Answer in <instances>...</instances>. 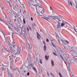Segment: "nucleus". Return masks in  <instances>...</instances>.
I'll list each match as a JSON object with an SVG mask.
<instances>
[{
    "mask_svg": "<svg viewBox=\"0 0 77 77\" xmlns=\"http://www.w3.org/2000/svg\"><path fill=\"white\" fill-rule=\"evenodd\" d=\"M51 18H52V19H53V20H55L57 19V20H58L59 21H61L60 20L61 19H62V17H58V16H51Z\"/></svg>",
    "mask_w": 77,
    "mask_h": 77,
    "instance_id": "1",
    "label": "nucleus"
},
{
    "mask_svg": "<svg viewBox=\"0 0 77 77\" xmlns=\"http://www.w3.org/2000/svg\"><path fill=\"white\" fill-rule=\"evenodd\" d=\"M3 14L5 16V18L6 20H7V21L8 22V23H11V21H12V20H11V17H8L5 14V13H3Z\"/></svg>",
    "mask_w": 77,
    "mask_h": 77,
    "instance_id": "2",
    "label": "nucleus"
},
{
    "mask_svg": "<svg viewBox=\"0 0 77 77\" xmlns=\"http://www.w3.org/2000/svg\"><path fill=\"white\" fill-rule=\"evenodd\" d=\"M21 29V33L22 34H24L25 33V29L24 27V26H22V27L20 28Z\"/></svg>",
    "mask_w": 77,
    "mask_h": 77,
    "instance_id": "3",
    "label": "nucleus"
},
{
    "mask_svg": "<svg viewBox=\"0 0 77 77\" xmlns=\"http://www.w3.org/2000/svg\"><path fill=\"white\" fill-rule=\"evenodd\" d=\"M6 43H7V44H8V45H9V46H12V45H14L15 44V42H14V41H13L12 43V45H11V43H10L9 42V41H7V40H6Z\"/></svg>",
    "mask_w": 77,
    "mask_h": 77,
    "instance_id": "4",
    "label": "nucleus"
},
{
    "mask_svg": "<svg viewBox=\"0 0 77 77\" xmlns=\"http://www.w3.org/2000/svg\"><path fill=\"white\" fill-rule=\"evenodd\" d=\"M10 48V52H11L12 54H14V53H15L16 52V51L14 50V49H13L12 48L10 47H9Z\"/></svg>",
    "mask_w": 77,
    "mask_h": 77,
    "instance_id": "5",
    "label": "nucleus"
},
{
    "mask_svg": "<svg viewBox=\"0 0 77 77\" xmlns=\"http://www.w3.org/2000/svg\"><path fill=\"white\" fill-rule=\"evenodd\" d=\"M70 63H71V62H69L68 61L67 62V66L68 67L67 69L69 70V71H70V67H69V65H70Z\"/></svg>",
    "mask_w": 77,
    "mask_h": 77,
    "instance_id": "6",
    "label": "nucleus"
},
{
    "mask_svg": "<svg viewBox=\"0 0 77 77\" xmlns=\"http://www.w3.org/2000/svg\"><path fill=\"white\" fill-rule=\"evenodd\" d=\"M67 24V22H66L63 21L61 24V27H62L63 26H65V24Z\"/></svg>",
    "mask_w": 77,
    "mask_h": 77,
    "instance_id": "7",
    "label": "nucleus"
},
{
    "mask_svg": "<svg viewBox=\"0 0 77 77\" xmlns=\"http://www.w3.org/2000/svg\"><path fill=\"white\" fill-rule=\"evenodd\" d=\"M43 43L44 45V51H46V48H47V46H46V44H45V42L44 41H43Z\"/></svg>",
    "mask_w": 77,
    "mask_h": 77,
    "instance_id": "8",
    "label": "nucleus"
},
{
    "mask_svg": "<svg viewBox=\"0 0 77 77\" xmlns=\"http://www.w3.org/2000/svg\"><path fill=\"white\" fill-rule=\"evenodd\" d=\"M68 5L69 6H72V4L71 2V1H69V0H68Z\"/></svg>",
    "mask_w": 77,
    "mask_h": 77,
    "instance_id": "9",
    "label": "nucleus"
},
{
    "mask_svg": "<svg viewBox=\"0 0 77 77\" xmlns=\"http://www.w3.org/2000/svg\"><path fill=\"white\" fill-rule=\"evenodd\" d=\"M51 17V16H48V17H43L44 19H45V20H46L47 21H49L48 20V19H49Z\"/></svg>",
    "mask_w": 77,
    "mask_h": 77,
    "instance_id": "10",
    "label": "nucleus"
},
{
    "mask_svg": "<svg viewBox=\"0 0 77 77\" xmlns=\"http://www.w3.org/2000/svg\"><path fill=\"white\" fill-rule=\"evenodd\" d=\"M10 25L11 26H12L13 28V29H14L15 30H16V27L12 23H9Z\"/></svg>",
    "mask_w": 77,
    "mask_h": 77,
    "instance_id": "11",
    "label": "nucleus"
},
{
    "mask_svg": "<svg viewBox=\"0 0 77 77\" xmlns=\"http://www.w3.org/2000/svg\"><path fill=\"white\" fill-rule=\"evenodd\" d=\"M26 44L28 46V48L29 49H30V44L28 43V42H27V39L26 40Z\"/></svg>",
    "mask_w": 77,
    "mask_h": 77,
    "instance_id": "12",
    "label": "nucleus"
},
{
    "mask_svg": "<svg viewBox=\"0 0 77 77\" xmlns=\"http://www.w3.org/2000/svg\"><path fill=\"white\" fill-rule=\"evenodd\" d=\"M10 68L13 71H16V69H17L14 68V67H12V66H10Z\"/></svg>",
    "mask_w": 77,
    "mask_h": 77,
    "instance_id": "13",
    "label": "nucleus"
},
{
    "mask_svg": "<svg viewBox=\"0 0 77 77\" xmlns=\"http://www.w3.org/2000/svg\"><path fill=\"white\" fill-rule=\"evenodd\" d=\"M56 38L57 39L59 43H60V38H59V36H58V35H57L56 36Z\"/></svg>",
    "mask_w": 77,
    "mask_h": 77,
    "instance_id": "14",
    "label": "nucleus"
},
{
    "mask_svg": "<svg viewBox=\"0 0 77 77\" xmlns=\"http://www.w3.org/2000/svg\"><path fill=\"white\" fill-rule=\"evenodd\" d=\"M20 51L17 50V52L15 54V55H18V54H20Z\"/></svg>",
    "mask_w": 77,
    "mask_h": 77,
    "instance_id": "15",
    "label": "nucleus"
},
{
    "mask_svg": "<svg viewBox=\"0 0 77 77\" xmlns=\"http://www.w3.org/2000/svg\"><path fill=\"white\" fill-rule=\"evenodd\" d=\"M4 49L6 51H7V52H8V53H11V51L9 50V49L5 48Z\"/></svg>",
    "mask_w": 77,
    "mask_h": 77,
    "instance_id": "16",
    "label": "nucleus"
},
{
    "mask_svg": "<svg viewBox=\"0 0 77 77\" xmlns=\"http://www.w3.org/2000/svg\"><path fill=\"white\" fill-rule=\"evenodd\" d=\"M8 75H9V76L8 77H13V75L12 74H10L9 73V72L8 71Z\"/></svg>",
    "mask_w": 77,
    "mask_h": 77,
    "instance_id": "17",
    "label": "nucleus"
},
{
    "mask_svg": "<svg viewBox=\"0 0 77 77\" xmlns=\"http://www.w3.org/2000/svg\"><path fill=\"white\" fill-rule=\"evenodd\" d=\"M39 7L40 8H43V9L42 10V12H43V13L44 12H45V10H44V9L43 8V7L41 5V6H39Z\"/></svg>",
    "mask_w": 77,
    "mask_h": 77,
    "instance_id": "18",
    "label": "nucleus"
},
{
    "mask_svg": "<svg viewBox=\"0 0 77 77\" xmlns=\"http://www.w3.org/2000/svg\"><path fill=\"white\" fill-rule=\"evenodd\" d=\"M51 63L52 66H54V61L53 60H51Z\"/></svg>",
    "mask_w": 77,
    "mask_h": 77,
    "instance_id": "19",
    "label": "nucleus"
},
{
    "mask_svg": "<svg viewBox=\"0 0 77 77\" xmlns=\"http://www.w3.org/2000/svg\"><path fill=\"white\" fill-rule=\"evenodd\" d=\"M45 58L46 60H48V58H49V56H47V55H45Z\"/></svg>",
    "mask_w": 77,
    "mask_h": 77,
    "instance_id": "20",
    "label": "nucleus"
},
{
    "mask_svg": "<svg viewBox=\"0 0 77 77\" xmlns=\"http://www.w3.org/2000/svg\"><path fill=\"white\" fill-rule=\"evenodd\" d=\"M33 68V69L35 72L36 73H37L38 72V71H37V70H36V68H35L34 67H33L32 68Z\"/></svg>",
    "mask_w": 77,
    "mask_h": 77,
    "instance_id": "21",
    "label": "nucleus"
},
{
    "mask_svg": "<svg viewBox=\"0 0 77 77\" xmlns=\"http://www.w3.org/2000/svg\"><path fill=\"white\" fill-rule=\"evenodd\" d=\"M28 5L31 8H33V7H32V4H31L30 3L28 2Z\"/></svg>",
    "mask_w": 77,
    "mask_h": 77,
    "instance_id": "22",
    "label": "nucleus"
},
{
    "mask_svg": "<svg viewBox=\"0 0 77 77\" xmlns=\"http://www.w3.org/2000/svg\"><path fill=\"white\" fill-rule=\"evenodd\" d=\"M61 26V25H60V23H58L57 25V29L60 28Z\"/></svg>",
    "mask_w": 77,
    "mask_h": 77,
    "instance_id": "23",
    "label": "nucleus"
},
{
    "mask_svg": "<svg viewBox=\"0 0 77 77\" xmlns=\"http://www.w3.org/2000/svg\"><path fill=\"white\" fill-rule=\"evenodd\" d=\"M8 3H9V6L11 8V9H12V5H11V3L9 2H7Z\"/></svg>",
    "mask_w": 77,
    "mask_h": 77,
    "instance_id": "24",
    "label": "nucleus"
},
{
    "mask_svg": "<svg viewBox=\"0 0 77 77\" xmlns=\"http://www.w3.org/2000/svg\"><path fill=\"white\" fill-rule=\"evenodd\" d=\"M13 9H14V10L17 9V5H14Z\"/></svg>",
    "mask_w": 77,
    "mask_h": 77,
    "instance_id": "25",
    "label": "nucleus"
},
{
    "mask_svg": "<svg viewBox=\"0 0 77 77\" xmlns=\"http://www.w3.org/2000/svg\"><path fill=\"white\" fill-rule=\"evenodd\" d=\"M16 74L17 75H19L20 74V72L19 70H18L17 72H16Z\"/></svg>",
    "mask_w": 77,
    "mask_h": 77,
    "instance_id": "26",
    "label": "nucleus"
},
{
    "mask_svg": "<svg viewBox=\"0 0 77 77\" xmlns=\"http://www.w3.org/2000/svg\"><path fill=\"white\" fill-rule=\"evenodd\" d=\"M17 46V50H21V49H20V47L18 46V45H16Z\"/></svg>",
    "mask_w": 77,
    "mask_h": 77,
    "instance_id": "27",
    "label": "nucleus"
},
{
    "mask_svg": "<svg viewBox=\"0 0 77 77\" xmlns=\"http://www.w3.org/2000/svg\"><path fill=\"white\" fill-rule=\"evenodd\" d=\"M61 41L62 42L63 44H65V41H64V40H62V39H61Z\"/></svg>",
    "mask_w": 77,
    "mask_h": 77,
    "instance_id": "28",
    "label": "nucleus"
},
{
    "mask_svg": "<svg viewBox=\"0 0 77 77\" xmlns=\"http://www.w3.org/2000/svg\"><path fill=\"white\" fill-rule=\"evenodd\" d=\"M3 35H4V36L5 37H5H6V34H5V33H3V32H2Z\"/></svg>",
    "mask_w": 77,
    "mask_h": 77,
    "instance_id": "29",
    "label": "nucleus"
},
{
    "mask_svg": "<svg viewBox=\"0 0 77 77\" xmlns=\"http://www.w3.org/2000/svg\"><path fill=\"white\" fill-rule=\"evenodd\" d=\"M75 27L74 26H73V29L74 30L75 32H77V31H76V30H75Z\"/></svg>",
    "mask_w": 77,
    "mask_h": 77,
    "instance_id": "30",
    "label": "nucleus"
},
{
    "mask_svg": "<svg viewBox=\"0 0 77 77\" xmlns=\"http://www.w3.org/2000/svg\"><path fill=\"white\" fill-rule=\"evenodd\" d=\"M65 59L66 60V61L67 62L66 63H67V62H71V61L70 60H69V61H68V60H67V59L66 58H65Z\"/></svg>",
    "mask_w": 77,
    "mask_h": 77,
    "instance_id": "31",
    "label": "nucleus"
},
{
    "mask_svg": "<svg viewBox=\"0 0 77 77\" xmlns=\"http://www.w3.org/2000/svg\"><path fill=\"white\" fill-rule=\"evenodd\" d=\"M38 14L39 15H40V16H42V15H41L40 14V12H38V11L37 12Z\"/></svg>",
    "mask_w": 77,
    "mask_h": 77,
    "instance_id": "32",
    "label": "nucleus"
},
{
    "mask_svg": "<svg viewBox=\"0 0 77 77\" xmlns=\"http://www.w3.org/2000/svg\"><path fill=\"white\" fill-rule=\"evenodd\" d=\"M58 75H60V77H62V75H61V73H60V72L59 73Z\"/></svg>",
    "mask_w": 77,
    "mask_h": 77,
    "instance_id": "33",
    "label": "nucleus"
},
{
    "mask_svg": "<svg viewBox=\"0 0 77 77\" xmlns=\"http://www.w3.org/2000/svg\"><path fill=\"white\" fill-rule=\"evenodd\" d=\"M40 64H42V59H40Z\"/></svg>",
    "mask_w": 77,
    "mask_h": 77,
    "instance_id": "34",
    "label": "nucleus"
},
{
    "mask_svg": "<svg viewBox=\"0 0 77 77\" xmlns=\"http://www.w3.org/2000/svg\"><path fill=\"white\" fill-rule=\"evenodd\" d=\"M1 69L2 70V71H5V70H6V69H5L3 67L1 68Z\"/></svg>",
    "mask_w": 77,
    "mask_h": 77,
    "instance_id": "35",
    "label": "nucleus"
},
{
    "mask_svg": "<svg viewBox=\"0 0 77 77\" xmlns=\"http://www.w3.org/2000/svg\"><path fill=\"white\" fill-rule=\"evenodd\" d=\"M23 22L24 24H26V21H25V20L24 19H23Z\"/></svg>",
    "mask_w": 77,
    "mask_h": 77,
    "instance_id": "36",
    "label": "nucleus"
},
{
    "mask_svg": "<svg viewBox=\"0 0 77 77\" xmlns=\"http://www.w3.org/2000/svg\"><path fill=\"white\" fill-rule=\"evenodd\" d=\"M53 54H54V55H55V56H57V54H56V53H55V52H53Z\"/></svg>",
    "mask_w": 77,
    "mask_h": 77,
    "instance_id": "37",
    "label": "nucleus"
},
{
    "mask_svg": "<svg viewBox=\"0 0 77 77\" xmlns=\"http://www.w3.org/2000/svg\"><path fill=\"white\" fill-rule=\"evenodd\" d=\"M8 59V60H10V61L11 59V57H9Z\"/></svg>",
    "mask_w": 77,
    "mask_h": 77,
    "instance_id": "38",
    "label": "nucleus"
},
{
    "mask_svg": "<svg viewBox=\"0 0 77 77\" xmlns=\"http://www.w3.org/2000/svg\"><path fill=\"white\" fill-rule=\"evenodd\" d=\"M13 14L14 15H16V13L15 12V11H13Z\"/></svg>",
    "mask_w": 77,
    "mask_h": 77,
    "instance_id": "39",
    "label": "nucleus"
},
{
    "mask_svg": "<svg viewBox=\"0 0 77 77\" xmlns=\"http://www.w3.org/2000/svg\"><path fill=\"white\" fill-rule=\"evenodd\" d=\"M50 9L51 10H52V11L53 12V10L51 7V6H50Z\"/></svg>",
    "mask_w": 77,
    "mask_h": 77,
    "instance_id": "40",
    "label": "nucleus"
},
{
    "mask_svg": "<svg viewBox=\"0 0 77 77\" xmlns=\"http://www.w3.org/2000/svg\"><path fill=\"white\" fill-rule=\"evenodd\" d=\"M14 23H15L16 21H17V19H15L14 20Z\"/></svg>",
    "mask_w": 77,
    "mask_h": 77,
    "instance_id": "41",
    "label": "nucleus"
},
{
    "mask_svg": "<svg viewBox=\"0 0 77 77\" xmlns=\"http://www.w3.org/2000/svg\"><path fill=\"white\" fill-rule=\"evenodd\" d=\"M9 13L11 14V15H12V11H9Z\"/></svg>",
    "mask_w": 77,
    "mask_h": 77,
    "instance_id": "42",
    "label": "nucleus"
},
{
    "mask_svg": "<svg viewBox=\"0 0 77 77\" xmlns=\"http://www.w3.org/2000/svg\"><path fill=\"white\" fill-rule=\"evenodd\" d=\"M50 74H51V75H52V76L53 77H55L54 75H53V73H51Z\"/></svg>",
    "mask_w": 77,
    "mask_h": 77,
    "instance_id": "43",
    "label": "nucleus"
},
{
    "mask_svg": "<svg viewBox=\"0 0 77 77\" xmlns=\"http://www.w3.org/2000/svg\"><path fill=\"white\" fill-rule=\"evenodd\" d=\"M60 56L61 57L62 59L63 60H64V59H63V58L62 57V55H60Z\"/></svg>",
    "mask_w": 77,
    "mask_h": 77,
    "instance_id": "44",
    "label": "nucleus"
},
{
    "mask_svg": "<svg viewBox=\"0 0 77 77\" xmlns=\"http://www.w3.org/2000/svg\"><path fill=\"white\" fill-rule=\"evenodd\" d=\"M30 66H32V68L33 67V65H32V64H30Z\"/></svg>",
    "mask_w": 77,
    "mask_h": 77,
    "instance_id": "45",
    "label": "nucleus"
},
{
    "mask_svg": "<svg viewBox=\"0 0 77 77\" xmlns=\"http://www.w3.org/2000/svg\"><path fill=\"white\" fill-rule=\"evenodd\" d=\"M37 37L38 39H40V38H39V37L38 35H37Z\"/></svg>",
    "mask_w": 77,
    "mask_h": 77,
    "instance_id": "46",
    "label": "nucleus"
},
{
    "mask_svg": "<svg viewBox=\"0 0 77 77\" xmlns=\"http://www.w3.org/2000/svg\"><path fill=\"white\" fill-rule=\"evenodd\" d=\"M29 30H32V29L31 28V27H30V26H29Z\"/></svg>",
    "mask_w": 77,
    "mask_h": 77,
    "instance_id": "47",
    "label": "nucleus"
},
{
    "mask_svg": "<svg viewBox=\"0 0 77 77\" xmlns=\"http://www.w3.org/2000/svg\"><path fill=\"white\" fill-rule=\"evenodd\" d=\"M12 56L13 57H14V58H15V57H16V56H14L13 54H12Z\"/></svg>",
    "mask_w": 77,
    "mask_h": 77,
    "instance_id": "48",
    "label": "nucleus"
},
{
    "mask_svg": "<svg viewBox=\"0 0 77 77\" xmlns=\"http://www.w3.org/2000/svg\"><path fill=\"white\" fill-rule=\"evenodd\" d=\"M46 41L47 42H49V40L48 39H46Z\"/></svg>",
    "mask_w": 77,
    "mask_h": 77,
    "instance_id": "49",
    "label": "nucleus"
},
{
    "mask_svg": "<svg viewBox=\"0 0 77 77\" xmlns=\"http://www.w3.org/2000/svg\"><path fill=\"white\" fill-rule=\"evenodd\" d=\"M37 35H38V36H40V37H41V35H39V34L37 32Z\"/></svg>",
    "mask_w": 77,
    "mask_h": 77,
    "instance_id": "50",
    "label": "nucleus"
},
{
    "mask_svg": "<svg viewBox=\"0 0 77 77\" xmlns=\"http://www.w3.org/2000/svg\"><path fill=\"white\" fill-rule=\"evenodd\" d=\"M4 23L5 24H6L7 25H8V23H7L5 22H4Z\"/></svg>",
    "mask_w": 77,
    "mask_h": 77,
    "instance_id": "51",
    "label": "nucleus"
},
{
    "mask_svg": "<svg viewBox=\"0 0 77 77\" xmlns=\"http://www.w3.org/2000/svg\"><path fill=\"white\" fill-rule=\"evenodd\" d=\"M27 75L28 76H29V72H28V73H27Z\"/></svg>",
    "mask_w": 77,
    "mask_h": 77,
    "instance_id": "52",
    "label": "nucleus"
},
{
    "mask_svg": "<svg viewBox=\"0 0 77 77\" xmlns=\"http://www.w3.org/2000/svg\"><path fill=\"white\" fill-rule=\"evenodd\" d=\"M19 20H20V21H21V18H20V17H19Z\"/></svg>",
    "mask_w": 77,
    "mask_h": 77,
    "instance_id": "53",
    "label": "nucleus"
},
{
    "mask_svg": "<svg viewBox=\"0 0 77 77\" xmlns=\"http://www.w3.org/2000/svg\"><path fill=\"white\" fill-rule=\"evenodd\" d=\"M13 47H16V45H13Z\"/></svg>",
    "mask_w": 77,
    "mask_h": 77,
    "instance_id": "54",
    "label": "nucleus"
},
{
    "mask_svg": "<svg viewBox=\"0 0 77 77\" xmlns=\"http://www.w3.org/2000/svg\"><path fill=\"white\" fill-rule=\"evenodd\" d=\"M17 62H18V61L17 60H15V63Z\"/></svg>",
    "mask_w": 77,
    "mask_h": 77,
    "instance_id": "55",
    "label": "nucleus"
},
{
    "mask_svg": "<svg viewBox=\"0 0 77 77\" xmlns=\"http://www.w3.org/2000/svg\"><path fill=\"white\" fill-rule=\"evenodd\" d=\"M47 74L48 76H50V75H49V74H48V72H47Z\"/></svg>",
    "mask_w": 77,
    "mask_h": 77,
    "instance_id": "56",
    "label": "nucleus"
},
{
    "mask_svg": "<svg viewBox=\"0 0 77 77\" xmlns=\"http://www.w3.org/2000/svg\"><path fill=\"white\" fill-rule=\"evenodd\" d=\"M31 21H33V18L31 17Z\"/></svg>",
    "mask_w": 77,
    "mask_h": 77,
    "instance_id": "57",
    "label": "nucleus"
},
{
    "mask_svg": "<svg viewBox=\"0 0 77 77\" xmlns=\"http://www.w3.org/2000/svg\"><path fill=\"white\" fill-rule=\"evenodd\" d=\"M27 29L28 30V32H29V28H27Z\"/></svg>",
    "mask_w": 77,
    "mask_h": 77,
    "instance_id": "58",
    "label": "nucleus"
},
{
    "mask_svg": "<svg viewBox=\"0 0 77 77\" xmlns=\"http://www.w3.org/2000/svg\"><path fill=\"white\" fill-rule=\"evenodd\" d=\"M52 45L53 46V47H56V46H55V45H54V44H52Z\"/></svg>",
    "mask_w": 77,
    "mask_h": 77,
    "instance_id": "59",
    "label": "nucleus"
},
{
    "mask_svg": "<svg viewBox=\"0 0 77 77\" xmlns=\"http://www.w3.org/2000/svg\"><path fill=\"white\" fill-rule=\"evenodd\" d=\"M65 41H66V42H67V43H68V44H69V43L68 42V41L65 40Z\"/></svg>",
    "mask_w": 77,
    "mask_h": 77,
    "instance_id": "60",
    "label": "nucleus"
},
{
    "mask_svg": "<svg viewBox=\"0 0 77 77\" xmlns=\"http://www.w3.org/2000/svg\"><path fill=\"white\" fill-rule=\"evenodd\" d=\"M11 60H12V62L13 61V58H11Z\"/></svg>",
    "mask_w": 77,
    "mask_h": 77,
    "instance_id": "61",
    "label": "nucleus"
},
{
    "mask_svg": "<svg viewBox=\"0 0 77 77\" xmlns=\"http://www.w3.org/2000/svg\"><path fill=\"white\" fill-rule=\"evenodd\" d=\"M23 68V67H22V66H21V67L20 68V69H21Z\"/></svg>",
    "mask_w": 77,
    "mask_h": 77,
    "instance_id": "62",
    "label": "nucleus"
},
{
    "mask_svg": "<svg viewBox=\"0 0 77 77\" xmlns=\"http://www.w3.org/2000/svg\"><path fill=\"white\" fill-rule=\"evenodd\" d=\"M0 32H2V33L3 32V31H2V30H1L0 29Z\"/></svg>",
    "mask_w": 77,
    "mask_h": 77,
    "instance_id": "63",
    "label": "nucleus"
},
{
    "mask_svg": "<svg viewBox=\"0 0 77 77\" xmlns=\"http://www.w3.org/2000/svg\"><path fill=\"white\" fill-rule=\"evenodd\" d=\"M18 30H19L18 29H17L16 30L17 32H18Z\"/></svg>",
    "mask_w": 77,
    "mask_h": 77,
    "instance_id": "64",
    "label": "nucleus"
}]
</instances>
